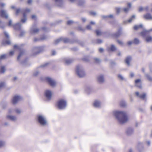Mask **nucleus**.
<instances>
[{
	"label": "nucleus",
	"instance_id": "5fc2aeb1",
	"mask_svg": "<svg viewBox=\"0 0 152 152\" xmlns=\"http://www.w3.org/2000/svg\"><path fill=\"white\" fill-rule=\"evenodd\" d=\"M127 44L129 45H130L132 44H133V41H129L127 42Z\"/></svg>",
	"mask_w": 152,
	"mask_h": 152
},
{
	"label": "nucleus",
	"instance_id": "6ab92c4d",
	"mask_svg": "<svg viewBox=\"0 0 152 152\" xmlns=\"http://www.w3.org/2000/svg\"><path fill=\"white\" fill-rule=\"evenodd\" d=\"M39 31V29L37 28H35L34 27H32L30 29V32L31 34L37 33Z\"/></svg>",
	"mask_w": 152,
	"mask_h": 152
},
{
	"label": "nucleus",
	"instance_id": "9d476101",
	"mask_svg": "<svg viewBox=\"0 0 152 152\" xmlns=\"http://www.w3.org/2000/svg\"><path fill=\"white\" fill-rule=\"evenodd\" d=\"M67 42L68 41V39L66 38H60L56 40L54 42L55 45H56L61 42Z\"/></svg>",
	"mask_w": 152,
	"mask_h": 152
},
{
	"label": "nucleus",
	"instance_id": "4c0bfd02",
	"mask_svg": "<svg viewBox=\"0 0 152 152\" xmlns=\"http://www.w3.org/2000/svg\"><path fill=\"white\" fill-rule=\"evenodd\" d=\"M102 17L103 19H107L109 18H113V15H102Z\"/></svg>",
	"mask_w": 152,
	"mask_h": 152
},
{
	"label": "nucleus",
	"instance_id": "aec40b11",
	"mask_svg": "<svg viewBox=\"0 0 152 152\" xmlns=\"http://www.w3.org/2000/svg\"><path fill=\"white\" fill-rule=\"evenodd\" d=\"M64 61L66 64H68L72 63L73 59L71 58H66L64 59Z\"/></svg>",
	"mask_w": 152,
	"mask_h": 152
},
{
	"label": "nucleus",
	"instance_id": "58836bf2",
	"mask_svg": "<svg viewBox=\"0 0 152 152\" xmlns=\"http://www.w3.org/2000/svg\"><path fill=\"white\" fill-rule=\"evenodd\" d=\"M110 50L112 51H114L116 50V48L113 45H111L110 48Z\"/></svg>",
	"mask_w": 152,
	"mask_h": 152
},
{
	"label": "nucleus",
	"instance_id": "6e6552de",
	"mask_svg": "<svg viewBox=\"0 0 152 152\" xmlns=\"http://www.w3.org/2000/svg\"><path fill=\"white\" fill-rule=\"evenodd\" d=\"M8 25L10 26H12L14 29L17 30H20L21 26V25L20 23H18L15 24H12L11 20H9Z\"/></svg>",
	"mask_w": 152,
	"mask_h": 152
},
{
	"label": "nucleus",
	"instance_id": "3c124183",
	"mask_svg": "<svg viewBox=\"0 0 152 152\" xmlns=\"http://www.w3.org/2000/svg\"><path fill=\"white\" fill-rule=\"evenodd\" d=\"M4 34L5 35V37L7 38H9V35L8 33L6 31H5L4 32Z\"/></svg>",
	"mask_w": 152,
	"mask_h": 152
},
{
	"label": "nucleus",
	"instance_id": "a211bd4d",
	"mask_svg": "<svg viewBox=\"0 0 152 152\" xmlns=\"http://www.w3.org/2000/svg\"><path fill=\"white\" fill-rule=\"evenodd\" d=\"M127 8H122V10L125 13H127L129 10V9L131 8V4L130 3H128L127 4Z\"/></svg>",
	"mask_w": 152,
	"mask_h": 152
},
{
	"label": "nucleus",
	"instance_id": "69168bd1",
	"mask_svg": "<svg viewBox=\"0 0 152 152\" xmlns=\"http://www.w3.org/2000/svg\"><path fill=\"white\" fill-rule=\"evenodd\" d=\"M25 32L24 31H21L20 34V36H23V35L24 34Z\"/></svg>",
	"mask_w": 152,
	"mask_h": 152
},
{
	"label": "nucleus",
	"instance_id": "680f3d73",
	"mask_svg": "<svg viewBox=\"0 0 152 152\" xmlns=\"http://www.w3.org/2000/svg\"><path fill=\"white\" fill-rule=\"evenodd\" d=\"M48 64V63H45V64H44L42 65L41 66L42 67H45Z\"/></svg>",
	"mask_w": 152,
	"mask_h": 152
},
{
	"label": "nucleus",
	"instance_id": "f704fd0d",
	"mask_svg": "<svg viewBox=\"0 0 152 152\" xmlns=\"http://www.w3.org/2000/svg\"><path fill=\"white\" fill-rule=\"evenodd\" d=\"M86 92L88 94H89L92 91V89L90 87H88L86 89Z\"/></svg>",
	"mask_w": 152,
	"mask_h": 152
},
{
	"label": "nucleus",
	"instance_id": "2eb2a0df",
	"mask_svg": "<svg viewBox=\"0 0 152 152\" xmlns=\"http://www.w3.org/2000/svg\"><path fill=\"white\" fill-rule=\"evenodd\" d=\"M135 85L136 87L140 89H141L142 88V85L141 83V80L140 79H138L135 80Z\"/></svg>",
	"mask_w": 152,
	"mask_h": 152
},
{
	"label": "nucleus",
	"instance_id": "c756f323",
	"mask_svg": "<svg viewBox=\"0 0 152 152\" xmlns=\"http://www.w3.org/2000/svg\"><path fill=\"white\" fill-rule=\"evenodd\" d=\"M135 18V15H133L127 21H124V23H125L126 22H128L129 23H131L133 20Z\"/></svg>",
	"mask_w": 152,
	"mask_h": 152
},
{
	"label": "nucleus",
	"instance_id": "f03ea898",
	"mask_svg": "<svg viewBox=\"0 0 152 152\" xmlns=\"http://www.w3.org/2000/svg\"><path fill=\"white\" fill-rule=\"evenodd\" d=\"M67 105V101L65 99H60L57 102V106L59 109L62 110L66 107Z\"/></svg>",
	"mask_w": 152,
	"mask_h": 152
},
{
	"label": "nucleus",
	"instance_id": "864d4df0",
	"mask_svg": "<svg viewBox=\"0 0 152 152\" xmlns=\"http://www.w3.org/2000/svg\"><path fill=\"white\" fill-rule=\"evenodd\" d=\"M118 77L119 79L122 80H124V78L123 76L120 75H118Z\"/></svg>",
	"mask_w": 152,
	"mask_h": 152
},
{
	"label": "nucleus",
	"instance_id": "49530a36",
	"mask_svg": "<svg viewBox=\"0 0 152 152\" xmlns=\"http://www.w3.org/2000/svg\"><path fill=\"white\" fill-rule=\"evenodd\" d=\"M117 41L118 43V44L120 45L123 46V45L124 43L122 41H121L119 40H117Z\"/></svg>",
	"mask_w": 152,
	"mask_h": 152
},
{
	"label": "nucleus",
	"instance_id": "bb28decb",
	"mask_svg": "<svg viewBox=\"0 0 152 152\" xmlns=\"http://www.w3.org/2000/svg\"><path fill=\"white\" fill-rule=\"evenodd\" d=\"M132 59V57L130 56H128L125 59V62L128 65H130V61Z\"/></svg>",
	"mask_w": 152,
	"mask_h": 152
},
{
	"label": "nucleus",
	"instance_id": "b1692460",
	"mask_svg": "<svg viewBox=\"0 0 152 152\" xmlns=\"http://www.w3.org/2000/svg\"><path fill=\"white\" fill-rule=\"evenodd\" d=\"M144 18L146 19L152 20V16L149 13H147L143 16Z\"/></svg>",
	"mask_w": 152,
	"mask_h": 152
},
{
	"label": "nucleus",
	"instance_id": "37998d69",
	"mask_svg": "<svg viewBox=\"0 0 152 152\" xmlns=\"http://www.w3.org/2000/svg\"><path fill=\"white\" fill-rule=\"evenodd\" d=\"M85 1L84 0H80L79 1V5H82L84 3Z\"/></svg>",
	"mask_w": 152,
	"mask_h": 152
},
{
	"label": "nucleus",
	"instance_id": "8fccbe9b",
	"mask_svg": "<svg viewBox=\"0 0 152 152\" xmlns=\"http://www.w3.org/2000/svg\"><path fill=\"white\" fill-rule=\"evenodd\" d=\"M16 113L18 114H20L22 112V111L21 110L17 109L15 110Z\"/></svg>",
	"mask_w": 152,
	"mask_h": 152
},
{
	"label": "nucleus",
	"instance_id": "de8ad7c7",
	"mask_svg": "<svg viewBox=\"0 0 152 152\" xmlns=\"http://www.w3.org/2000/svg\"><path fill=\"white\" fill-rule=\"evenodd\" d=\"M14 49H21V48L20 47V46L19 45H15L14 46Z\"/></svg>",
	"mask_w": 152,
	"mask_h": 152
},
{
	"label": "nucleus",
	"instance_id": "cd10ccee",
	"mask_svg": "<svg viewBox=\"0 0 152 152\" xmlns=\"http://www.w3.org/2000/svg\"><path fill=\"white\" fill-rule=\"evenodd\" d=\"M145 40L147 42H149L152 41V37L149 35L145 38Z\"/></svg>",
	"mask_w": 152,
	"mask_h": 152
},
{
	"label": "nucleus",
	"instance_id": "4be33fe9",
	"mask_svg": "<svg viewBox=\"0 0 152 152\" xmlns=\"http://www.w3.org/2000/svg\"><path fill=\"white\" fill-rule=\"evenodd\" d=\"M1 16L2 17H5L6 18H7L8 17V15L5 11L2 10L1 11Z\"/></svg>",
	"mask_w": 152,
	"mask_h": 152
},
{
	"label": "nucleus",
	"instance_id": "e2e57ef3",
	"mask_svg": "<svg viewBox=\"0 0 152 152\" xmlns=\"http://www.w3.org/2000/svg\"><path fill=\"white\" fill-rule=\"evenodd\" d=\"M81 19V20H82V21L83 22H85L86 20V18H82Z\"/></svg>",
	"mask_w": 152,
	"mask_h": 152
},
{
	"label": "nucleus",
	"instance_id": "c85d7f7f",
	"mask_svg": "<svg viewBox=\"0 0 152 152\" xmlns=\"http://www.w3.org/2000/svg\"><path fill=\"white\" fill-rule=\"evenodd\" d=\"M8 57V55L7 54H4L1 55L0 56V60H2L7 58Z\"/></svg>",
	"mask_w": 152,
	"mask_h": 152
},
{
	"label": "nucleus",
	"instance_id": "412c9836",
	"mask_svg": "<svg viewBox=\"0 0 152 152\" xmlns=\"http://www.w3.org/2000/svg\"><path fill=\"white\" fill-rule=\"evenodd\" d=\"M63 0H55L56 5L61 7L63 1Z\"/></svg>",
	"mask_w": 152,
	"mask_h": 152
},
{
	"label": "nucleus",
	"instance_id": "338daca9",
	"mask_svg": "<svg viewBox=\"0 0 152 152\" xmlns=\"http://www.w3.org/2000/svg\"><path fill=\"white\" fill-rule=\"evenodd\" d=\"M90 14L93 15H95V12H90Z\"/></svg>",
	"mask_w": 152,
	"mask_h": 152
},
{
	"label": "nucleus",
	"instance_id": "0e129e2a",
	"mask_svg": "<svg viewBox=\"0 0 152 152\" xmlns=\"http://www.w3.org/2000/svg\"><path fill=\"white\" fill-rule=\"evenodd\" d=\"M143 10V8L142 7H140L139 8V12H141Z\"/></svg>",
	"mask_w": 152,
	"mask_h": 152
},
{
	"label": "nucleus",
	"instance_id": "ddd939ff",
	"mask_svg": "<svg viewBox=\"0 0 152 152\" xmlns=\"http://www.w3.org/2000/svg\"><path fill=\"white\" fill-rule=\"evenodd\" d=\"M122 29L121 28H119L117 32L112 34V36L115 38H118L122 34Z\"/></svg>",
	"mask_w": 152,
	"mask_h": 152
},
{
	"label": "nucleus",
	"instance_id": "603ef678",
	"mask_svg": "<svg viewBox=\"0 0 152 152\" xmlns=\"http://www.w3.org/2000/svg\"><path fill=\"white\" fill-rule=\"evenodd\" d=\"M14 53V51H11L10 52H9V54L8 55V56H12Z\"/></svg>",
	"mask_w": 152,
	"mask_h": 152
},
{
	"label": "nucleus",
	"instance_id": "39448f33",
	"mask_svg": "<svg viewBox=\"0 0 152 152\" xmlns=\"http://www.w3.org/2000/svg\"><path fill=\"white\" fill-rule=\"evenodd\" d=\"M53 92L49 89L46 90L44 92V96L47 100H50L52 96Z\"/></svg>",
	"mask_w": 152,
	"mask_h": 152
},
{
	"label": "nucleus",
	"instance_id": "a19ab883",
	"mask_svg": "<svg viewBox=\"0 0 152 152\" xmlns=\"http://www.w3.org/2000/svg\"><path fill=\"white\" fill-rule=\"evenodd\" d=\"M102 40L99 39H97L96 40V44H100L102 43Z\"/></svg>",
	"mask_w": 152,
	"mask_h": 152
},
{
	"label": "nucleus",
	"instance_id": "5701e85b",
	"mask_svg": "<svg viewBox=\"0 0 152 152\" xmlns=\"http://www.w3.org/2000/svg\"><path fill=\"white\" fill-rule=\"evenodd\" d=\"M7 117L8 119L12 121H15L17 119V117L15 116L12 115H8L7 116Z\"/></svg>",
	"mask_w": 152,
	"mask_h": 152
},
{
	"label": "nucleus",
	"instance_id": "a18cd8bd",
	"mask_svg": "<svg viewBox=\"0 0 152 152\" xmlns=\"http://www.w3.org/2000/svg\"><path fill=\"white\" fill-rule=\"evenodd\" d=\"M23 52H20V53L19 54V55L18 56V57H17V60H18L20 59V57L23 55Z\"/></svg>",
	"mask_w": 152,
	"mask_h": 152
},
{
	"label": "nucleus",
	"instance_id": "f3484780",
	"mask_svg": "<svg viewBox=\"0 0 152 152\" xmlns=\"http://www.w3.org/2000/svg\"><path fill=\"white\" fill-rule=\"evenodd\" d=\"M149 33V31L145 30L141 32V34L144 38H145L147 36H148Z\"/></svg>",
	"mask_w": 152,
	"mask_h": 152
},
{
	"label": "nucleus",
	"instance_id": "e433bc0d",
	"mask_svg": "<svg viewBox=\"0 0 152 152\" xmlns=\"http://www.w3.org/2000/svg\"><path fill=\"white\" fill-rule=\"evenodd\" d=\"M10 40H7V41H5L4 40H3L2 42V44L4 45H9L10 44Z\"/></svg>",
	"mask_w": 152,
	"mask_h": 152
},
{
	"label": "nucleus",
	"instance_id": "20e7f679",
	"mask_svg": "<svg viewBox=\"0 0 152 152\" xmlns=\"http://www.w3.org/2000/svg\"><path fill=\"white\" fill-rule=\"evenodd\" d=\"M37 120L40 125L45 126L48 124L46 118L42 115H37Z\"/></svg>",
	"mask_w": 152,
	"mask_h": 152
},
{
	"label": "nucleus",
	"instance_id": "a878e982",
	"mask_svg": "<svg viewBox=\"0 0 152 152\" xmlns=\"http://www.w3.org/2000/svg\"><path fill=\"white\" fill-rule=\"evenodd\" d=\"M104 34L101 30L97 29L96 30V34L97 36H101Z\"/></svg>",
	"mask_w": 152,
	"mask_h": 152
},
{
	"label": "nucleus",
	"instance_id": "dca6fc26",
	"mask_svg": "<svg viewBox=\"0 0 152 152\" xmlns=\"http://www.w3.org/2000/svg\"><path fill=\"white\" fill-rule=\"evenodd\" d=\"M137 149L139 152H142L143 150V145L141 143L139 142L137 145Z\"/></svg>",
	"mask_w": 152,
	"mask_h": 152
},
{
	"label": "nucleus",
	"instance_id": "13d9d810",
	"mask_svg": "<svg viewBox=\"0 0 152 152\" xmlns=\"http://www.w3.org/2000/svg\"><path fill=\"white\" fill-rule=\"evenodd\" d=\"M21 11L19 9H17L16 12V15H18V13L20 12Z\"/></svg>",
	"mask_w": 152,
	"mask_h": 152
},
{
	"label": "nucleus",
	"instance_id": "9b49d317",
	"mask_svg": "<svg viewBox=\"0 0 152 152\" xmlns=\"http://www.w3.org/2000/svg\"><path fill=\"white\" fill-rule=\"evenodd\" d=\"M136 95L140 98L143 100H145V98L146 96V94L145 93H143L141 95L139 94V93L138 92H136L135 93Z\"/></svg>",
	"mask_w": 152,
	"mask_h": 152
},
{
	"label": "nucleus",
	"instance_id": "1a4fd4ad",
	"mask_svg": "<svg viewBox=\"0 0 152 152\" xmlns=\"http://www.w3.org/2000/svg\"><path fill=\"white\" fill-rule=\"evenodd\" d=\"M23 12V18L21 20V21L23 23H25L26 20V16L27 13L30 12V10L27 9L22 11Z\"/></svg>",
	"mask_w": 152,
	"mask_h": 152
},
{
	"label": "nucleus",
	"instance_id": "bf43d9fd",
	"mask_svg": "<svg viewBox=\"0 0 152 152\" xmlns=\"http://www.w3.org/2000/svg\"><path fill=\"white\" fill-rule=\"evenodd\" d=\"M99 52L102 53L104 51V49L103 48H101L99 49Z\"/></svg>",
	"mask_w": 152,
	"mask_h": 152
},
{
	"label": "nucleus",
	"instance_id": "79ce46f5",
	"mask_svg": "<svg viewBox=\"0 0 152 152\" xmlns=\"http://www.w3.org/2000/svg\"><path fill=\"white\" fill-rule=\"evenodd\" d=\"M5 84L3 82H1L0 83V89L3 88L5 86Z\"/></svg>",
	"mask_w": 152,
	"mask_h": 152
},
{
	"label": "nucleus",
	"instance_id": "2f4dec72",
	"mask_svg": "<svg viewBox=\"0 0 152 152\" xmlns=\"http://www.w3.org/2000/svg\"><path fill=\"white\" fill-rule=\"evenodd\" d=\"M120 105L123 107H124L126 106L125 102L124 100H121L120 103Z\"/></svg>",
	"mask_w": 152,
	"mask_h": 152
},
{
	"label": "nucleus",
	"instance_id": "4d7b16f0",
	"mask_svg": "<svg viewBox=\"0 0 152 152\" xmlns=\"http://www.w3.org/2000/svg\"><path fill=\"white\" fill-rule=\"evenodd\" d=\"M100 62V61L98 58H96V64H99Z\"/></svg>",
	"mask_w": 152,
	"mask_h": 152
},
{
	"label": "nucleus",
	"instance_id": "473e14b6",
	"mask_svg": "<svg viewBox=\"0 0 152 152\" xmlns=\"http://www.w3.org/2000/svg\"><path fill=\"white\" fill-rule=\"evenodd\" d=\"M101 106V103L98 100H96V107L100 108Z\"/></svg>",
	"mask_w": 152,
	"mask_h": 152
},
{
	"label": "nucleus",
	"instance_id": "f257e3e1",
	"mask_svg": "<svg viewBox=\"0 0 152 152\" xmlns=\"http://www.w3.org/2000/svg\"><path fill=\"white\" fill-rule=\"evenodd\" d=\"M113 114L120 124L126 123L128 120L127 114L125 112L121 111H116Z\"/></svg>",
	"mask_w": 152,
	"mask_h": 152
},
{
	"label": "nucleus",
	"instance_id": "052dcab7",
	"mask_svg": "<svg viewBox=\"0 0 152 152\" xmlns=\"http://www.w3.org/2000/svg\"><path fill=\"white\" fill-rule=\"evenodd\" d=\"M86 28L88 30H91V27L90 25H88L86 26Z\"/></svg>",
	"mask_w": 152,
	"mask_h": 152
},
{
	"label": "nucleus",
	"instance_id": "c9c22d12",
	"mask_svg": "<svg viewBox=\"0 0 152 152\" xmlns=\"http://www.w3.org/2000/svg\"><path fill=\"white\" fill-rule=\"evenodd\" d=\"M6 70L5 66H1V67L0 71L1 73H4Z\"/></svg>",
	"mask_w": 152,
	"mask_h": 152
},
{
	"label": "nucleus",
	"instance_id": "f8f14e48",
	"mask_svg": "<svg viewBox=\"0 0 152 152\" xmlns=\"http://www.w3.org/2000/svg\"><path fill=\"white\" fill-rule=\"evenodd\" d=\"M42 47H40L34 48L32 50L33 53L37 54L42 51Z\"/></svg>",
	"mask_w": 152,
	"mask_h": 152
},
{
	"label": "nucleus",
	"instance_id": "09e8293b",
	"mask_svg": "<svg viewBox=\"0 0 152 152\" xmlns=\"http://www.w3.org/2000/svg\"><path fill=\"white\" fill-rule=\"evenodd\" d=\"M120 8L117 7L115 8V10L117 14H118L120 13Z\"/></svg>",
	"mask_w": 152,
	"mask_h": 152
},
{
	"label": "nucleus",
	"instance_id": "6e6d98bb",
	"mask_svg": "<svg viewBox=\"0 0 152 152\" xmlns=\"http://www.w3.org/2000/svg\"><path fill=\"white\" fill-rule=\"evenodd\" d=\"M73 22V21L72 20H69L67 22V24L69 25L72 23Z\"/></svg>",
	"mask_w": 152,
	"mask_h": 152
},
{
	"label": "nucleus",
	"instance_id": "7c9ffc66",
	"mask_svg": "<svg viewBox=\"0 0 152 152\" xmlns=\"http://www.w3.org/2000/svg\"><path fill=\"white\" fill-rule=\"evenodd\" d=\"M145 76L147 79L150 81H152V77L148 74H145Z\"/></svg>",
	"mask_w": 152,
	"mask_h": 152
},
{
	"label": "nucleus",
	"instance_id": "774afa93",
	"mask_svg": "<svg viewBox=\"0 0 152 152\" xmlns=\"http://www.w3.org/2000/svg\"><path fill=\"white\" fill-rule=\"evenodd\" d=\"M32 0H28V4H31L32 2Z\"/></svg>",
	"mask_w": 152,
	"mask_h": 152
},
{
	"label": "nucleus",
	"instance_id": "4468645a",
	"mask_svg": "<svg viewBox=\"0 0 152 152\" xmlns=\"http://www.w3.org/2000/svg\"><path fill=\"white\" fill-rule=\"evenodd\" d=\"M97 80L99 83H103L104 82V76L103 75H101L98 76L97 78Z\"/></svg>",
	"mask_w": 152,
	"mask_h": 152
},
{
	"label": "nucleus",
	"instance_id": "423d86ee",
	"mask_svg": "<svg viewBox=\"0 0 152 152\" xmlns=\"http://www.w3.org/2000/svg\"><path fill=\"white\" fill-rule=\"evenodd\" d=\"M45 79L51 87H54L56 86L57 83L53 79L48 77H46Z\"/></svg>",
	"mask_w": 152,
	"mask_h": 152
},
{
	"label": "nucleus",
	"instance_id": "72a5a7b5",
	"mask_svg": "<svg viewBox=\"0 0 152 152\" xmlns=\"http://www.w3.org/2000/svg\"><path fill=\"white\" fill-rule=\"evenodd\" d=\"M133 44L135 45H138L140 43V41L139 39L137 38L134 39V40L133 41Z\"/></svg>",
	"mask_w": 152,
	"mask_h": 152
},
{
	"label": "nucleus",
	"instance_id": "ea45409f",
	"mask_svg": "<svg viewBox=\"0 0 152 152\" xmlns=\"http://www.w3.org/2000/svg\"><path fill=\"white\" fill-rule=\"evenodd\" d=\"M142 25H139L135 26L134 27V28L135 30H137L139 28H142Z\"/></svg>",
	"mask_w": 152,
	"mask_h": 152
},
{
	"label": "nucleus",
	"instance_id": "0eeeda50",
	"mask_svg": "<svg viewBox=\"0 0 152 152\" xmlns=\"http://www.w3.org/2000/svg\"><path fill=\"white\" fill-rule=\"evenodd\" d=\"M22 99V97L20 96L15 95L14 96L12 99L11 102L13 104H15L21 100Z\"/></svg>",
	"mask_w": 152,
	"mask_h": 152
},
{
	"label": "nucleus",
	"instance_id": "393cba45",
	"mask_svg": "<svg viewBox=\"0 0 152 152\" xmlns=\"http://www.w3.org/2000/svg\"><path fill=\"white\" fill-rule=\"evenodd\" d=\"M133 132V130L131 128H128L126 131V133L128 135H130L132 134Z\"/></svg>",
	"mask_w": 152,
	"mask_h": 152
},
{
	"label": "nucleus",
	"instance_id": "7ed1b4c3",
	"mask_svg": "<svg viewBox=\"0 0 152 152\" xmlns=\"http://www.w3.org/2000/svg\"><path fill=\"white\" fill-rule=\"evenodd\" d=\"M76 72L77 76L80 77H83L86 75L83 68L81 66H77Z\"/></svg>",
	"mask_w": 152,
	"mask_h": 152
},
{
	"label": "nucleus",
	"instance_id": "c03bdc74",
	"mask_svg": "<svg viewBox=\"0 0 152 152\" xmlns=\"http://www.w3.org/2000/svg\"><path fill=\"white\" fill-rule=\"evenodd\" d=\"M5 145V142L4 141H0V147H1L4 146Z\"/></svg>",
	"mask_w": 152,
	"mask_h": 152
}]
</instances>
